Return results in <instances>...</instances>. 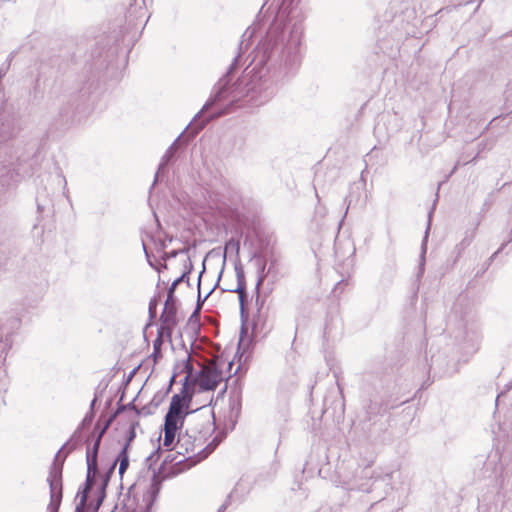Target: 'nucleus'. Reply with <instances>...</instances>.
Masks as SVG:
<instances>
[{
  "label": "nucleus",
  "mask_w": 512,
  "mask_h": 512,
  "mask_svg": "<svg viewBox=\"0 0 512 512\" xmlns=\"http://www.w3.org/2000/svg\"><path fill=\"white\" fill-rule=\"evenodd\" d=\"M300 0H281L265 36L253 51L250 65L263 84L278 86L294 76L301 64L303 15Z\"/></svg>",
  "instance_id": "f257e3e1"
},
{
  "label": "nucleus",
  "mask_w": 512,
  "mask_h": 512,
  "mask_svg": "<svg viewBox=\"0 0 512 512\" xmlns=\"http://www.w3.org/2000/svg\"><path fill=\"white\" fill-rule=\"evenodd\" d=\"M253 34L254 30H250V28L244 32L239 46V54L234 58L227 73L215 84L211 97L187 127H191V131L188 133L190 138L195 137L209 120L228 113V106L233 105L241 98L250 96V100H253L256 105H260L268 101L275 94L277 86L271 82L263 84L264 79H260L254 67L252 68L254 75L250 87H248L244 79H238L235 83L231 84V75L239 66L243 44L251 39Z\"/></svg>",
  "instance_id": "f03ea898"
},
{
  "label": "nucleus",
  "mask_w": 512,
  "mask_h": 512,
  "mask_svg": "<svg viewBox=\"0 0 512 512\" xmlns=\"http://www.w3.org/2000/svg\"><path fill=\"white\" fill-rule=\"evenodd\" d=\"M18 123L15 114L9 110H0V187L9 185L14 177L15 153L9 141L16 136Z\"/></svg>",
  "instance_id": "7ed1b4c3"
},
{
  "label": "nucleus",
  "mask_w": 512,
  "mask_h": 512,
  "mask_svg": "<svg viewBox=\"0 0 512 512\" xmlns=\"http://www.w3.org/2000/svg\"><path fill=\"white\" fill-rule=\"evenodd\" d=\"M80 430L78 429L72 434L70 439L56 453L54 461L50 467L47 482L50 489V503L47 507L49 512H58L62 501V471L66 457L75 450L80 443Z\"/></svg>",
  "instance_id": "20e7f679"
},
{
  "label": "nucleus",
  "mask_w": 512,
  "mask_h": 512,
  "mask_svg": "<svg viewBox=\"0 0 512 512\" xmlns=\"http://www.w3.org/2000/svg\"><path fill=\"white\" fill-rule=\"evenodd\" d=\"M184 269L185 270L183 274L177 279H175L168 288L167 299L165 301L163 312L160 315V321H162L168 328L177 325V308L176 300L174 298V292L181 282L185 280L188 281V274H190L193 269V264L190 258H188L187 261L185 262Z\"/></svg>",
  "instance_id": "39448f33"
},
{
  "label": "nucleus",
  "mask_w": 512,
  "mask_h": 512,
  "mask_svg": "<svg viewBox=\"0 0 512 512\" xmlns=\"http://www.w3.org/2000/svg\"><path fill=\"white\" fill-rule=\"evenodd\" d=\"M235 273L237 278V287L235 289L229 290L230 292L238 293L239 303H240V316L242 320V326L240 331V339L238 343V350L244 345L245 337L247 336V329L245 327V322L247 321V313L245 309V298H246V279L243 267L241 263L235 264Z\"/></svg>",
  "instance_id": "423d86ee"
},
{
  "label": "nucleus",
  "mask_w": 512,
  "mask_h": 512,
  "mask_svg": "<svg viewBox=\"0 0 512 512\" xmlns=\"http://www.w3.org/2000/svg\"><path fill=\"white\" fill-rule=\"evenodd\" d=\"M185 368L187 369V375L184 378L183 387L181 389V392L179 394L173 395L171 399V403L169 406L168 411L183 414V409L185 406H188V403L190 402L192 395L188 391V379L192 373L193 367L189 361V358L186 360Z\"/></svg>",
  "instance_id": "0eeeda50"
},
{
  "label": "nucleus",
  "mask_w": 512,
  "mask_h": 512,
  "mask_svg": "<svg viewBox=\"0 0 512 512\" xmlns=\"http://www.w3.org/2000/svg\"><path fill=\"white\" fill-rule=\"evenodd\" d=\"M248 491V487L242 481L237 482L234 489L227 495L226 500L219 507L217 512H224L232 502H243Z\"/></svg>",
  "instance_id": "6e6552de"
},
{
  "label": "nucleus",
  "mask_w": 512,
  "mask_h": 512,
  "mask_svg": "<svg viewBox=\"0 0 512 512\" xmlns=\"http://www.w3.org/2000/svg\"><path fill=\"white\" fill-rule=\"evenodd\" d=\"M97 475H86V480L82 490H79L77 493V497H79V503L75 508V512H85L87 506V499L89 492L95 484Z\"/></svg>",
  "instance_id": "1a4fd4ad"
},
{
  "label": "nucleus",
  "mask_w": 512,
  "mask_h": 512,
  "mask_svg": "<svg viewBox=\"0 0 512 512\" xmlns=\"http://www.w3.org/2000/svg\"><path fill=\"white\" fill-rule=\"evenodd\" d=\"M97 475H86V480L82 490H79L77 493V497H79V503L75 508V512H85L87 506V499L89 492L95 484Z\"/></svg>",
  "instance_id": "9d476101"
},
{
  "label": "nucleus",
  "mask_w": 512,
  "mask_h": 512,
  "mask_svg": "<svg viewBox=\"0 0 512 512\" xmlns=\"http://www.w3.org/2000/svg\"><path fill=\"white\" fill-rule=\"evenodd\" d=\"M221 380L217 371H201L199 374V386L202 390H214Z\"/></svg>",
  "instance_id": "9b49d317"
},
{
  "label": "nucleus",
  "mask_w": 512,
  "mask_h": 512,
  "mask_svg": "<svg viewBox=\"0 0 512 512\" xmlns=\"http://www.w3.org/2000/svg\"><path fill=\"white\" fill-rule=\"evenodd\" d=\"M161 327L158 329V334L156 339L153 342V353L152 357L154 358V361H157V358L161 355V347L163 345V335L166 333L168 337H171L172 329L175 326H171L168 328L162 321H161Z\"/></svg>",
  "instance_id": "f8f14e48"
},
{
  "label": "nucleus",
  "mask_w": 512,
  "mask_h": 512,
  "mask_svg": "<svg viewBox=\"0 0 512 512\" xmlns=\"http://www.w3.org/2000/svg\"><path fill=\"white\" fill-rule=\"evenodd\" d=\"M98 452L99 449L96 447H87L86 450V463H87V474L97 475L98 474Z\"/></svg>",
  "instance_id": "ddd939ff"
},
{
  "label": "nucleus",
  "mask_w": 512,
  "mask_h": 512,
  "mask_svg": "<svg viewBox=\"0 0 512 512\" xmlns=\"http://www.w3.org/2000/svg\"><path fill=\"white\" fill-rule=\"evenodd\" d=\"M432 213H433V209L430 211V213L428 215L427 228H426L425 235H424V238H423L422 244H421V254H420V261H419L418 277L422 276L424 273V270H425V260H426L425 255H426V251H427V241H428L429 231H430V227H431Z\"/></svg>",
  "instance_id": "4468645a"
},
{
  "label": "nucleus",
  "mask_w": 512,
  "mask_h": 512,
  "mask_svg": "<svg viewBox=\"0 0 512 512\" xmlns=\"http://www.w3.org/2000/svg\"><path fill=\"white\" fill-rule=\"evenodd\" d=\"M116 465H117V460H113L111 465L109 466L108 470L106 471V473L102 476V483H101V487H100V491H99V496L97 498V502L95 505V509H98L101 506V504L105 498V489H106V486L108 485L111 475L113 474V472L116 468Z\"/></svg>",
  "instance_id": "2eb2a0df"
},
{
  "label": "nucleus",
  "mask_w": 512,
  "mask_h": 512,
  "mask_svg": "<svg viewBox=\"0 0 512 512\" xmlns=\"http://www.w3.org/2000/svg\"><path fill=\"white\" fill-rule=\"evenodd\" d=\"M182 135H183V133L176 138V140L169 146V148L165 152L164 156L162 157V160L158 167V171L155 175L154 183L158 180V177H159V174L161 173V171L165 168V166L173 158V156L178 148V142L180 141V138L182 137Z\"/></svg>",
  "instance_id": "dca6fc26"
},
{
  "label": "nucleus",
  "mask_w": 512,
  "mask_h": 512,
  "mask_svg": "<svg viewBox=\"0 0 512 512\" xmlns=\"http://www.w3.org/2000/svg\"><path fill=\"white\" fill-rule=\"evenodd\" d=\"M185 420V414L175 412H167L165 416L164 427L168 429L178 430L182 428Z\"/></svg>",
  "instance_id": "f3484780"
},
{
  "label": "nucleus",
  "mask_w": 512,
  "mask_h": 512,
  "mask_svg": "<svg viewBox=\"0 0 512 512\" xmlns=\"http://www.w3.org/2000/svg\"><path fill=\"white\" fill-rule=\"evenodd\" d=\"M254 258L256 260V264H257V267H258V271H257L258 277H257L256 286H255L256 296H257V299H258L259 298L260 287L263 284L264 279L266 277V275H265L266 262H265V260L263 258L258 256L257 254H254Z\"/></svg>",
  "instance_id": "a211bd4d"
},
{
  "label": "nucleus",
  "mask_w": 512,
  "mask_h": 512,
  "mask_svg": "<svg viewBox=\"0 0 512 512\" xmlns=\"http://www.w3.org/2000/svg\"><path fill=\"white\" fill-rule=\"evenodd\" d=\"M160 485H161V483H160V480H159L158 476L156 474H154L153 478H152V483H151V486H150L151 496L146 501L145 506L143 508H141V510L139 512H150V507H151V505L153 503V498L156 497V495L160 491ZM134 512H138V511H134Z\"/></svg>",
  "instance_id": "6ab92c4d"
},
{
  "label": "nucleus",
  "mask_w": 512,
  "mask_h": 512,
  "mask_svg": "<svg viewBox=\"0 0 512 512\" xmlns=\"http://www.w3.org/2000/svg\"><path fill=\"white\" fill-rule=\"evenodd\" d=\"M115 460H117V463L119 462L118 472L119 475L122 477L129 466L128 444H125L123 446L122 450L120 451Z\"/></svg>",
  "instance_id": "aec40b11"
},
{
  "label": "nucleus",
  "mask_w": 512,
  "mask_h": 512,
  "mask_svg": "<svg viewBox=\"0 0 512 512\" xmlns=\"http://www.w3.org/2000/svg\"><path fill=\"white\" fill-rule=\"evenodd\" d=\"M115 415H111L105 422L104 426L102 428H99L98 425L95 427V431H97V436L94 440V443L91 447H96L97 449L100 448L102 438L104 434L106 433L107 429L111 425V423L114 421Z\"/></svg>",
  "instance_id": "412c9836"
},
{
  "label": "nucleus",
  "mask_w": 512,
  "mask_h": 512,
  "mask_svg": "<svg viewBox=\"0 0 512 512\" xmlns=\"http://www.w3.org/2000/svg\"><path fill=\"white\" fill-rule=\"evenodd\" d=\"M474 236H475V229L466 232L465 237L456 246V249L458 250L459 254L462 251H464L472 243Z\"/></svg>",
  "instance_id": "4be33fe9"
},
{
  "label": "nucleus",
  "mask_w": 512,
  "mask_h": 512,
  "mask_svg": "<svg viewBox=\"0 0 512 512\" xmlns=\"http://www.w3.org/2000/svg\"><path fill=\"white\" fill-rule=\"evenodd\" d=\"M204 271H205V266L203 265V269L200 272L199 279H198V287L199 288H200V283H201V277H202V274L204 273ZM221 275H222V271L220 272L219 277H221ZM218 280H220V278H218ZM217 282H219V281H217ZM217 285H218V283H216L214 285V287L206 294V296L204 297L203 300L201 299L200 291L198 292L197 308L194 313H197L201 309L202 303L210 296V294L214 291V289L216 288Z\"/></svg>",
  "instance_id": "5701e85b"
},
{
  "label": "nucleus",
  "mask_w": 512,
  "mask_h": 512,
  "mask_svg": "<svg viewBox=\"0 0 512 512\" xmlns=\"http://www.w3.org/2000/svg\"><path fill=\"white\" fill-rule=\"evenodd\" d=\"M501 485H512V464L507 465L500 474Z\"/></svg>",
  "instance_id": "b1692460"
},
{
  "label": "nucleus",
  "mask_w": 512,
  "mask_h": 512,
  "mask_svg": "<svg viewBox=\"0 0 512 512\" xmlns=\"http://www.w3.org/2000/svg\"><path fill=\"white\" fill-rule=\"evenodd\" d=\"M176 431L174 429H168L164 427V440L163 446L169 448L175 440Z\"/></svg>",
  "instance_id": "393cba45"
},
{
  "label": "nucleus",
  "mask_w": 512,
  "mask_h": 512,
  "mask_svg": "<svg viewBox=\"0 0 512 512\" xmlns=\"http://www.w3.org/2000/svg\"><path fill=\"white\" fill-rule=\"evenodd\" d=\"M187 441L185 436H179L178 441L176 443L175 448L179 454H189L190 451L193 452V449L189 448V445L185 446V442Z\"/></svg>",
  "instance_id": "a878e982"
},
{
  "label": "nucleus",
  "mask_w": 512,
  "mask_h": 512,
  "mask_svg": "<svg viewBox=\"0 0 512 512\" xmlns=\"http://www.w3.org/2000/svg\"><path fill=\"white\" fill-rule=\"evenodd\" d=\"M155 409L148 403L141 408H135L137 416H149L155 413Z\"/></svg>",
  "instance_id": "bb28decb"
},
{
  "label": "nucleus",
  "mask_w": 512,
  "mask_h": 512,
  "mask_svg": "<svg viewBox=\"0 0 512 512\" xmlns=\"http://www.w3.org/2000/svg\"><path fill=\"white\" fill-rule=\"evenodd\" d=\"M157 306H158L157 297L151 298L149 301V306H148V313H149L150 320L155 319L156 313H157Z\"/></svg>",
  "instance_id": "cd10ccee"
},
{
  "label": "nucleus",
  "mask_w": 512,
  "mask_h": 512,
  "mask_svg": "<svg viewBox=\"0 0 512 512\" xmlns=\"http://www.w3.org/2000/svg\"><path fill=\"white\" fill-rule=\"evenodd\" d=\"M138 425H139L138 421L132 422L131 425H130L128 436H127V441L125 443V444H128V447L130 446V443L136 437L135 429H136V426H138Z\"/></svg>",
  "instance_id": "c85d7f7f"
},
{
  "label": "nucleus",
  "mask_w": 512,
  "mask_h": 512,
  "mask_svg": "<svg viewBox=\"0 0 512 512\" xmlns=\"http://www.w3.org/2000/svg\"><path fill=\"white\" fill-rule=\"evenodd\" d=\"M93 419H94V411H89L83 418L80 428L83 429V428L90 426L93 422Z\"/></svg>",
  "instance_id": "c756f323"
},
{
  "label": "nucleus",
  "mask_w": 512,
  "mask_h": 512,
  "mask_svg": "<svg viewBox=\"0 0 512 512\" xmlns=\"http://www.w3.org/2000/svg\"><path fill=\"white\" fill-rule=\"evenodd\" d=\"M187 252H188V248H182V249H179V250H172L170 252L164 253L163 259L167 260V259H170V258H175L179 254L187 253Z\"/></svg>",
  "instance_id": "7c9ffc66"
},
{
  "label": "nucleus",
  "mask_w": 512,
  "mask_h": 512,
  "mask_svg": "<svg viewBox=\"0 0 512 512\" xmlns=\"http://www.w3.org/2000/svg\"><path fill=\"white\" fill-rule=\"evenodd\" d=\"M164 396L161 394H156L150 401V405L156 410L159 405L162 403Z\"/></svg>",
  "instance_id": "2f4dec72"
},
{
  "label": "nucleus",
  "mask_w": 512,
  "mask_h": 512,
  "mask_svg": "<svg viewBox=\"0 0 512 512\" xmlns=\"http://www.w3.org/2000/svg\"><path fill=\"white\" fill-rule=\"evenodd\" d=\"M172 240H173V237L172 236H168V235L165 236L164 240L159 239V246H160V248L161 249H165L166 246H167V241L170 243V242H172Z\"/></svg>",
  "instance_id": "473e14b6"
},
{
  "label": "nucleus",
  "mask_w": 512,
  "mask_h": 512,
  "mask_svg": "<svg viewBox=\"0 0 512 512\" xmlns=\"http://www.w3.org/2000/svg\"><path fill=\"white\" fill-rule=\"evenodd\" d=\"M384 505H385L384 500L374 503L373 505H371L369 512H377L378 508H382Z\"/></svg>",
  "instance_id": "72a5a7b5"
},
{
  "label": "nucleus",
  "mask_w": 512,
  "mask_h": 512,
  "mask_svg": "<svg viewBox=\"0 0 512 512\" xmlns=\"http://www.w3.org/2000/svg\"><path fill=\"white\" fill-rule=\"evenodd\" d=\"M8 324L11 328L18 329L20 326V320L17 318H11L9 319Z\"/></svg>",
  "instance_id": "f704fd0d"
},
{
  "label": "nucleus",
  "mask_w": 512,
  "mask_h": 512,
  "mask_svg": "<svg viewBox=\"0 0 512 512\" xmlns=\"http://www.w3.org/2000/svg\"><path fill=\"white\" fill-rule=\"evenodd\" d=\"M230 247H233L236 249V251L238 252L239 251V241H234L233 239H231L227 244H226V249L230 248Z\"/></svg>",
  "instance_id": "c9c22d12"
},
{
  "label": "nucleus",
  "mask_w": 512,
  "mask_h": 512,
  "mask_svg": "<svg viewBox=\"0 0 512 512\" xmlns=\"http://www.w3.org/2000/svg\"><path fill=\"white\" fill-rule=\"evenodd\" d=\"M126 409H127V406H125V405L119 406L113 415H115V417H116L118 414H120L121 412H123Z\"/></svg>",
  "instance_id": "e433bc0d"
},
{
  "label": "nucleus",
  "mask_w": 512,
  "mask_h": 512,
  "mask_svg": "<svg viewBox=\"0 0 512 512\" xmlns=\"http://www.w3.org/2000/svg\"><path fill=\"white\" fill-rule=\"evenodd\" d=\"M143 250L146 254L147 259H149V254L147 252L146 245L144 243H143ZM148 262H149L150 266L154 267V265L152 264V262L150 260H148Z\"/></svg>",
  "instance_id": "4c0bfd02"
},
{
  "label": "nucleus",
  "mask_w": 512,
  "mask_h": 512,
  "mask_svg": "<svg viewBox=\"0 0 512 512\" xmlns=\"http://www.w3.org/2000/svg\"><path fill=\"white\" fill-rule=\"evenodd\" d=\"M125 406H127V409H132L135 411V408H137L135 405H134V402H130L128 404H126Z\"/></svg>",
  "instance_id": "58836bf2"
},
{
  "label": "nucleus",
  "mask_w": 512,
  "mask_h": 512,
  "mask_svg": "<svg viewBox=\"0 0 512 512\" xmlns=\"http://www.w3.org/2000/svg\"><path fill=\"white\" fill-rule=\"evenodd\" d=\"M7 66H9V64ZM7 69H8V67H6L5 69L3 67H1V69H0V78L2 77V75H4L6 73Z\"/></svg>",
  "instance_id": "ea45409f"
},
{
  "label": "nucleus",
  "mask_w": 512,
  "mask_h": 512,
  "mask_svg": "<svg viewBox=\"0 0 512 512\" xmlns=\"http://www.w3.org/2000/svg\"><path fill=\"white\" fill-rule=\"evenodd\" d=\"M96 403V398H94L91 402V405H90V411H93V408H94V405Z\"/></svg>",
  "instance_id": "a19ab883"
},
{
  "label": "nucleus",
  "mask_w": 512,
  "mask_h": 512,
  "mask_svg": "<svg viewBox=\"0 0 512 512\" xmlns=\"http://www.w3.org/2000/svg\"><path fill=\"white\" fill-rule=\"evenodd\" d=\"M37 208H38V211H42L43 210V206L40 203H37Z\"/></svg>",
  "instance_id": "79ce46f5"
},
{
  "label": "nucleus",
  "mask_w": 512,
  "mask_h": 512,
  "mask_svg": "<svg viewBox=\"0 0 512 512\" xmlns=\"http://www.w3.org/2000/svg\"><path fill=\"white\" fill-rule=\"evenodd\" d=\"M342 283H344V280L339 281V282L336 284L335 289H337V288H338Z\"/></svg>",
  "instance_id": "37998d69"
},
{
  "label": "nucleus",
  "mask_w": 512,
  "mask_h": 512,
  "mask_svg": "<svg viewBox=\"0 0 512 512\" xmlns=\"http://www.w3.org/2000/svg\"><path fill=\"white\" fill-rule=\"evenodd\" d=\"M12 58H13V53H11V54L9 55L8 61L10 62V61L12 60Z\"/></svg>",
  "instance_id": "c03bdc74"
},
{
  "label": "nucleus",
  "mask_w": 512,
  "mask_h": 512,
  "mask_svg": "<svg viewBox=\"0 0 512 512\" xmlns=\"http://www.w3.org/2000/svg\"><path fill=\"white\" fill-rule=\"evenodd\" d=\"M153 454H151L150 456L147 457V461H150L152 458H153Z\"/></svg>",
  "instance_id": "a18cd8bd"
},
{
  "label": "nucleus",
  "mask_w": 512,
  "mask_h": 512,
  "mask_svg": "<svg viewBox=\"0 0 512 512\" xmlns=\"http://www.w3.org/2000/svg\"><path fill=\"white\" fill-rule=\"evenodd\" d=\"M377 512H390V511L389 510H381L380 508H378Z\"/></svg>",
  "instance_id": "49530a36"
},
{
  "label": "nucleus",
  "mask_w": 512,
  "mask_h": 512,
  "mask_svg": "<svg viewBox=\"0 0 512 512\" xmlns=\"http://www.w3.org/2000/svg\"><path fill=\"white\" fill-rule=\"evenodd\" d=\"M349 206H350V203L348 204V206H347V208L345 210V215L348 213Z\"/></svg>",
  "instance_id": "de8ad7c7"
},
{
  "label": "nucleus",
  "mask_w": 512,
  "mask_h": 512,
  "mask_svg": "<svg viewBox=\"0 0 512 512\" xmlns=\"http://www.w3.org/2000/svg\"><path fill=\"white\" fill-rule=\"evenodd\" d=\"M174 379H175V375H173V376H172V378H171V381H170V382L172 383V382L174 381Z\"/></svg>",
  "instance_id": "09e8293b"
},
{
  "label": "nucleus",
  "mask_w": 512,
  "mask_h": 512,
  "mask_svg": "<svg viewBox=\"0 0 512 512\" xmlns=\"http://www.w3.org/2000/svg\"><path fill=\"white\" fill-rule=\"evenodd\" d=\"M338 390H339L340 394H342L341 387L339 385H338Z\"/></svg>",
  "instance_id": "8fccbe9b"
}]
</instances>
